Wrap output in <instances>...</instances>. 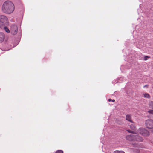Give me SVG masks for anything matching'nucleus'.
<instances>
[{
    "instance_id": "1",
    "label": "nucleus",
    "mask_w": 153,
    "mask_h": 153,
    "mask_svg": "<svg viewBox=\"0 0 153 153\" xmlns=\"http://www.w3.org/2000/svg\"><path fill=\"white\" fill-rule=\"evenodd\" d=\"M14 8L13 4L9 1H5L2 6V10L3 12L8 14L12 13L14 10Z\"/></svg>"
},
{
    "instance_id": "6",
    "label": "nucleus",
    "mask_w": 153,
    "mask_h": 153,
    "mask_svg": "<svg viewBox=\"0 0 153 153\" xmlns=\"http://www.w3.org/2000/svg\"><path fill=\"white\" fill-rule=\"evenodd\" d=\"M126 120L130 122L133 123L131 115L127 114L126 116Z\"/></svg>"
},
{
    "instance_id": "19",
    "label": "nucleus",
    "mask_w": 153,
    "mask_h": 153,
    "mask_svg": "<svg viewBox=\"0 0 153 153\" xmlns=\"http://www.w3.org/2000/svg\"><path fill=\"white\" fill-rule=\"evenodd\" d=\"M132 129H133V130L134 129H135V127H134L132 128Z\"/></svg>"
},
{
    "instance_id": "10",
    "label": "nucleus",
    "mask_w": 153,
    "mask_h": 153,
    "mask_svg": "<svg viewBox=\"0 0 153 153\" xmlns=\"http://www.w3.org/2000/svg\"><path fill=\"white\" fill-rule=\"evenodd\" d=\"M4 28V29L5 30V31L7 33H9L10 31L9 29L6 26H4L3 27Z\"/></svg>"
},
{
    "instance_id": "3",
    "label": "nucleus",
    "mask_w": 153,
    "mask_h": 153,
    "mask_svg": "<svg viewBox=\"0 0 153 153\" xmlns=\"http://www.w3.org/2000/svg\"><path fill=\"white\" fill-rule=\"evenodd\" d=\"M7 18L4 16H0V27L2 28L4 26L8 25Z\"/></svg>"
},
{
    "instance_id": "16",
    "label": "nucleus",
    "mask_w": 153,
    "mask_h": 153,
    "mask_svg": "<svg viewBox=\"0 0 153 153\" xmlns=\"http://www.w3.org/2000/svg\"><path fill=\"white\" fill-rule=\"evenodd\" d=\"M108 101L109 102L112 101L113 102H115V100L114 99L112 100L111 99H109L108 100Z\"/></svg>"
},
{
    "instance_id": "5",
    "label": "nucleus",
    "mask_w": 153,
    "mask_h": 153,
    "mask_svg": "<svg viewBox=\"0 0 153 153\" xmlns=\"http://www.w3.org/2000/svg\"><path fill=\"white\" fill-rule=\"evenodd\" d=\"M18 31V28L17 26L15 25H11L10 28V31L11 33L13 35L16 34Z\"/></svg>"
},
{
    "instance_id": "13",
    "label": "nucleus",
    "mask_w": 153,
    "mask_h": 153,
    "mask_svg": "<svg viewBox=\"0 0 153 153\" xmlns=\"http://www.w3.org/2000/svg\"><path fill=\"white\" fill-rule=\"evenodd\" d=\"M148 112L149 113L153 115V109H150L149 110Z\"/></svg>"
},
{
    "instance_id": "7",
    "label": "nucleus",
    "mask_w": 153,
    "mask_h": 153,
    "mask_svg": "<svg viewBox=\"0 0 153 153\" xmlns=\"http://www.w3.org/2000/svg\"><path fill=\"white\" fill-rule=\"evenodd\" d=\"M4 39V35L3 33H0V43L2 42Z\"/></svg>"
},
{
    "instance_id": "11",
    "label": "nucleus",
    "mask_w": 153,
    "mask_h": 153,
    "mask_svg": "<svg viewBox=\"0 0 153 153\" xmlns=\"http://www.w3.org/2000/svg\"><path fill=\"white\" fill-rule=\"evenodd\" d=\"M113 153H125L123 151L116 150Z\"/></svg>"
},
{
    "instance_id": "17",
    "label": "nucleus",
    "mask_w": 153,
    "mask_h": 153,
    "mask_svg": "<svg viewBox=\"0 0 153 153\" xmlns=\"http://www.w3.org/2000/svg\"><path fill=\"white\" fill-rule=\"evenodd\" d=\"M127 131L128 132H129V133H133V132L131 131V130H127Z\"/></svg>"
},
{
    "instance_id": "4",
    "label": "nucleus",
    "mask_w": 153,
    "mask_h": 153,
    "mask_svg": "<svg viewBox=\"0 0 153 153\" xmlns=\"http://www.w3.org/2000/svg\"><path fill=\"white\" fill-rule=\"evenodd\" d=\"M145 124L146 128L148 129L153 128V120L152 119H148L145 121Z\"/></svg>"
},
{
    "instance_id": "9",
    "label": "nucleus",
    "mask_w": 153,
    "mask_h": 153,
    "mask_svg": "<svg viewBox=\"0 0 153 153\" xmlns=\"http://www.w3.org/2000/svg\"><path fill=\"white\" fill-rule=\"evenodd\" d=\"M141 131L143 132V131L144 132H147V131L145 129H144V128H140L139 130V132L141 134L143 135H144L143 133L141 132Z\"/></svg>"
},
{
    "instance_id": "14",
    "label": "nucleus",
    "mask_w": 153,
    "mask_h": 153,
    "mask_svg": "<svg viewBox=\"0 0 153 153\" xmlns=\"http://www.w3.org/2000/svg\"><path fill=\"white\" fill-rule=\"evenodd\" d=\"M56 153H63V152L62 150H59L57 151Z\"/></svg>"
},
{
    "instance_id": "12",
    "label": "nucleus",
    "mask_w": 153,
    "mask_h": 153,
    "mask_svg": "<svg viewBox=\"0 0 153 153\" xmlns=\"http://www.w3.org/2000/svg\"><path fill=\"white\" fill-rule=\"evenodd\" d=\"M149 107L150 108L153 109V102H151L149 104Z\"/></svg>"
},
{
    "instance_id": "18",
    "label": "nucleus",
    "mask_w": 153,
    "mask_h": 153,
    "mask_svg": "<svg viewBox=\"0 0 153 153\" xmlns=\"http://www.w3.org/2000/svg\"><path fill=\"white\" fill-rule=\"evenodd\" d=\"M148 85H144V87H144V88H145V87H146V88H148Z\"/></svg>"
},
{
    "instance_id": "2",
    "label": "nucleus",
    "mask_w": 153,
    "mask_h": 153,
    "mask_svg": "<svg viewBox=\"0 0 153 153\" xmlns=\"http://www.w3.org/2000/svg\"><path fill=\"white\" fill-rule=\"evenodd\" d=\"M126 139L129 141H142L143 139L140 136L137 135H128L126 136Z\"/></svg>"
},
{
    "instance_id": "15",
    "label": "nucleus",
    "mask_w": 153,
    "mask_h": 153,
    "mask_svg": "<svg viewBox=\"0 0 153 153\" xmlns=\"http://www.w3.org/2000/svg\"><path fill=\"white\" fill-rule=\"evenodd\" d=\"M149 57L147 56H145L144 57V59L145 60H146L148 59L149 58Z\"/></svg>"
},
{
    "instance_id": "8",
    "label": "nucleus",
    "mask_w": 153,
    "mask_h": 153,
    "mask_svg": "<svg viewBox=\"0 0 153 153\" xmlns=\"http://www.w3.org/2000/svg\"><path fill=\"white\" fill-rule=\"evenodd\" d=\"M143 95H144L143 97L144 98L149 99L151 97V96L148 93H143Z\"/></svg>"
}]
</instances>
